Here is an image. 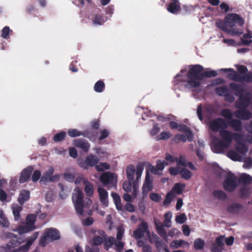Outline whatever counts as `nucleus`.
Segmentation results:
<instances>
[{
	"instance_id": "obj_1",
	"label": "nucleus",
	"mask_w": 252,
	"mask_h": 252,
	"mask_svg": "<svg viewBox=\"0 0 252 252\" xmlns=\"http://www.w3.org/2000/svg\"><path fill=\"white\" fill-rule=\"evenodd\" d=\"M204 67L200 64L191 65L187 73V76H182L185 70H181L176 76L175 79L179 82H186L185 86L187 88L191 89L199 87L203 80L202 72Z\"/></svg>"
},
{
	"instance_id": "obj_2",
	"label": "nucleus",
	"mask_w": 252,
	"mask_h": 252,
	"mask_svg": "<svg viewBox=\"0 0 252 252\" xmlns=\"http://www.w3.org/2000/svg\"><path fill=\"white\" fill-rule=\"evenodd\" d=\"M248 104L242 100L236 101L235 107L238 109L233 112L235 117L242 120H249L252 118V113L247 109Z\"/></svg>"
},
{
	"instance_id": "obj_3",
	"label": "nucleus",
	"mask_w": 252,
	"mask_h": 252,
	"mask_svg": "<svg viewBox=\"0 0 252 252\" xmlns=\"http://www.w3.org/2000/svg\"><path fill=\"white\" fill-rule=\"evenodd\" d=\"M60 238L59 231L56 228H50L45 230L44 235L39 240V245L42 247H45L47 244V240L53 241L59 240Z\"/></svg>"
},
{
	"instance_id": "obj_4",
	"label": "nucleus",
	"mask_w": 252,
	"mask_h": 252,
	"mask_svg": "<svg viewBox=\"0 0 252 252\" xmlns=\"http://www.w3.org/2000/svg\"><path fill=\"white\" fill-rule=\"evenodd\" d=\"M237 179L234 174L228 172L223 183V189L227 192L233 191L238 186Z\"/></svg>"
},
{
	"instance_id": "obj_5",
	"label": "nucleus",
	"mask_w": 252,
	"mask_h": 252,
	"mask_svg": "<svg viewBox=\"0 0 252 252\" xmlns=\"http://www.w3.org/2000/svg\"><path fill=\"white\" fill-rule=\"evenodd\" d=\"M227 26L232 28L237 25L241 27L244 24V19L236 13H230L225 18Z\"/></svg>"
},
{
	"instance_id": "obj_6",
	"label": "nucleus",
	"mask_w": 252,
	"mask_h": 252,
	"mask_svg": "<svg viewBox=\"0 0 252 252\" xmlns=\"http://www.w3.org/2000/svg\"><path fill=\"white\" fill-rule=\"evenodd\" d=\"M100 181L103 186L109 185L111 187L114 186L117 182V177L113 173L109 171L105 172L101 174L100 177Z\"/></svg>"
},
{
	"instance_id": "obj_7",
	"label": "nucleus",
	"mask_w": 252,
	"mask_h": 252,
	"mask_svg": "<svg viewBox=\"0 0 252 252\" xmlns=\"http://www.w3.org/2000/svg\"><path fill=\"white\" fill-rule=\"evenodd\" d=\"M230 89L235 92V94L239 96L240 100H242L248 104L250 98L247 95H243L242 93L245 92L244 88L243 86L235 83H230L229 84Z\"/></svg>"
},
{
	"instance_id": "obj_8",
	"label": "nucleus",
	"mask_w": 252,
	"mask_h": 252,
	"mask_svg": "<svg viewBox=\"0 0 252 252\" xmlns=\"http://www.w3.org/2000/svg\"><path fill=\"white\" fill-rule=\"evenodd\" d=\"M227 127L225 120L221 118H216L209 123V127L213 132H218Z\"/></svg>"
},
{
	"instance_id": "obj_9",
	"label": "nucleus",
	"mask_w": 252,
	"mask_h": 252,
	"mask_svg": "<svg viewBox=\"0 0 252 252\" xmlns=\"http://www.w3.org/2000/svg\"><path fill=\"white\" fill-rule=\"evenodd\" d=\"M229 147L227 143L218 137H214L212 138V150L215 153H221Z\"/></svg>"
},
{
	"instance_id": "obj_10",
	"label": "nucleus",
	"mask_w": 252,
	"mask_h": 252,
	"mask_svg": "<svg viewBox=\"0 0 252 252\" xmlns=\"http://www.w3.org/2000/svg\"><path fill=\"white\" fill-rule=\"evenodd\" d=\"M235 67L240 74L242 76V82L252 83V71H248V68L244 65H235Z\"/></svg>"
},
{
	"instance_id": "obj_11",
	"label": "nucleus",
	"mask_w": 252,
	"mask_h": 252,
	"mask_svg": "<svg viewBox=\"0 0 252 252\" xmlns=\"http://www.w3.org/2000/svg\"><path fill=\"white\" fill-rule=\"evenodd\" d=\"M216 26L222 31L232 35L239 36L243 33V32L241 30L234 28H232L231 30L228 29L227 28L228 26L225 20L224 22L222 20H218L216 23Z\"/></svg>"
},
{
	"instance_id": "obj_12",
	"label": "nucleus",
	"mask_w": 252,
	"mask_h": 252,
	"mask_svg": "<svg viewBox=\"0 0 252 252\" xmlns=\"http://www.w3.org/2000/svg\"><path fill=\"white\" fill-rule=\"evenodd\" d=\"M146 233L149 234L148 226L145 221H142L139 224L138 227L133 231V236L136 239H139L143 237Z\"/></svg>"
},
{
	"instance_id": "obj_13",
	"label": "nucleus",
	"mask_w": 252,
	"mask_h": 252,
	"mask_svg": "<svg viewBox=\"0 0 252 252\" xmlns=\"http://www.w3.org/2000/svg\"><path fill=\"white\" fill-rule=\"evenodd\" d=\"M6 237L11 239L4 248L6 251L18 246L21 243V239L18 238L17 236L13 233H7L6 235Z\"/></svg>"
},
{
	"instance_id": "obj_14",
	"label": "nucleus",
	"mask_w": 252,
	"mask_h": 252,
	"mask_svg": "<svg viewBox=\"0 0 252 252\" xmlns=\"http://www.w3.org/2000/svg\"><path fill=\"white\" fill-rule=\"evenodd\" d=\"M67 133L71 137H75L82 135L89 138L90 140L94 139L95 137L91 132L87 131L81 132L76 129H70L68 130Z\"/></svg>"
},
{
	"instance_id": "obj_15",
	"label": "nucleus",
	"mask_w": 252,
	"mask_h": 252,
	"mask_svg": "<svg viewBox=\"0 0 252 252\" xmlns=\"http://www.w3.org/2000/svg\"><path fill=\"white\" fill-rule=\"evenodd\" d=\"M33 170V168L32 166H29L24 169L20 174L19 183L23 184L27 182L30 179Z\"/></svg>"
},
{
	"instance_id": "obj_16",
	"label": "nucleus",
	"mask_w": 252,
	"mask_h": 252,
	"mask_svg": "<svg viewBox=\"0 0 252 252\" xmlns=\"http://www.w3.org/2000/svg\"><path fill=\"white\" fill-rule=\"evenodd\" d=\"M155 225L158 234L164 240L167 239V232L163 226L169 227L170 225L167 224H162L158 220H154Z\"/></svg>"
},
{
	"instance_id": "obj_17",
	"label": "nucleus",
	"mask_w": 252,
	"mask_h": 252,
	"mask_svg": "<svg viewBox=\"0 0 252 252\" xmlns=\"http://www.w3.org/2000/svg\"><path fill=\"white\" fill-rule=\"evenodd\" d=\"M73 144L76 147L80 148L84 152H87L90 147L89 143L84 139H75L73 141Z\"/></svg>"
},
{
	"instance_id": "obj_18",
	"label": "nucleus",
	"mask_w": 252,
	"mask_h": 252,
	"mask_svg": "<svg viewBox=\"0 0 252 252\" xmlns=\"http://www.w3.org/2000/svg\"><path fill=\"white\" fill-rule=\"evenodd\" d=\"M220 70L225 72H230L227 76L228 78L234 81L242 82V76L240 75L233 68H222Z\"/></svg>"
},
{
	"instance_id": "obj_19",
	"label": "nucleus",
	"mask_w": 252,
	"mask_h": 252,
	"mask_svg": "<svg viewBox=\"0 0 252 252\" xmlns=\"http://www.w3.org/2000/svg\"><path fill=\"white\" fill-rule=\"evenodd\" d=\"M99 200L101 203L105 207L108 206V193L103 188L98 187L97 189Z\"/></svg>"
},
{
	"instance_id": "obj_20",
	"label": "nucleus",
	"mask_w": 252,
	"mask_h": 252,
	"mask_svg": "<svg viewBox=\"0 0 252 252\" xmlns=\"http://www.w3.org/2000/svg\"><path fill=\"white\" fill-rule=\"evenodd\" d=\"M153 189V180L150 176L149 171H147L146 172L145 181L143 185V191L144 193H148L151 191Z\"/></svg>"
},
{
	"instance_id": "obj_21",
	"label": "nucleus",
	"mask_w": 252,
	"mask_h": 252,
	"mask_svg": "<svg viewBox=\"0 0 252 252\" xmlns=\"http://www.w3.org/2000/svg\"><path fill=\"white\" fill-rule=\"evenodd\" d=\"M219 133L220 136L223 139V141L230 146L233 140V133L228 130L224 129L220 130Z\"/></svg>"
},
{
	"instance_id": "obj_22",
	"label": "nucleus",
	"mask_w": 252,
	"mask_h": 252,
	"mask_svg": "<svg viewBox=\"0 0 252 252\" xmlns=\"http://www.w3.org/2000/svg\"><path fill=\"white\" fill-rule=\"evenodd\" d=\"M241 119H232L228 121V125L236 131H240L242 129V123Z\"/></svg>"
},
{
	"instance_id": "obj_23",
	"label": "nucleus",
	"mask_w": 252,
	"mask_h": 252,
	"mask_svg": "<svg viewBox=\"0 0 252 252\" xmlns=\"http://www.w3.org/2000/svg\"><path fill=\"white\" fill-rule=\"evenodd\" d=\"M36 220V216L34 214L27 215L26 219V224L30 228V230H33L35 229L34 223Z\"/></svg>"
},
{
	"instance_id": "obj_24",
	"label": "nucleus",
	"mask_w": 252,
	"mask_h": 252,
	"mask_svg": "<svg viewBox=\"0 0 252 252\" xmlns=\"http://www.w3.org/2000/svg\"><path fill=\"white\" fill-rule=\"evenodd\" d=\"M243 209V206L242 204L236 203H233L227 206L226 211L228 213L236 214L239 213L240 210Z\"/></svg>"
},
{
	"instance_id": "obj_25",
	"label": "nucleus",
	"mask_w": 252,
	"mask_h": 252,
	"mask_svg": "<svg viewBox=\"0 0 252 252\" xmlns=\"http://www.w3.org/2000/svg\"><path fill=\"white\" fill-rule=\"evenodd\" d=\"M132 185L133 186V192H136L137 188L136 181L129 180L125 181L123 185V189L126 192H129L131 191Z\"/></svg>"
},
{
	"instance_id": "obj_26",
	"label": "nucleus",
	"mask_w": 252,
	"mask_h": 252,
	"mask_svg": "<svg viewBox=\"0 0 252 252\" xmlns=\"http://www.w3.org/2000/svg\"><path fill=\"white\" fill-rule=\"evenodd\" d=\"M30 192L27 190H22L18 198V201L21 205H23L30 198Z\"/></svg>"
},
{
	"instance_id": "obj_27",
	"label": "nucleus",
	"mask_w": 252,
	"mask_h": 252,
	"mask_svg": "<svg viewBox=\"0 0 252 252\" xmlns=\"http://www.w3.org/2000/svg\"><path fill=\"white\" fill-rule=\"evenodd\" d=\"M54 172V169L52 167H50L49 169L44 173L43 176L40 178V182L45 183L49 182L51 176Z\"/></svg>"
},
{
	"instance_id": "obj_28",
	"label": "nucleus",
	"mask_w": 252,
	"mask_h": 252,
	"mask_svg": "<svg viewBox=\"0 0 252 252\" xmlns=\"http://www.w3.org/2000/svg\"><path fill=\"white\" fill-rule=\"evenodd\" d=\"M98 161V158L95 156L90 155L86 158L85 162L87 165L93 167L95 166Z\"/></svg>"
},
{
	"instance_id": "obj_29",
	"label": "nucleus",
	"mask_w": 252,
	"mask_h": 252,
	"mask_svg": "<svg viewBox=\"0 0 252 252\" xmlns=\"http://www.w3.org/2000/svg\"><path fill=\"white\" fill-rule=\"evenodd\" d=\"M238 181L242 185H248L252 182V178L249 174L244 173L239 178Z\"/></svg>"
},
{
	"instance_id": "obj_30",
	"label": "nucleus",
	"mask_w": 252,
	"mask_h": 252,
	"mask_svg": "<svg viewBox=\"0 0 252 252\" xmlns=\"http://www.w3.org/2000/svg\"><path fill=\"white\" fill-rule=\"evenodd\" d=\"M135 172V168L133 165L130 164L127 167L126 169V174L128 180L135 181L134 180Z\"/></svg>"
},
{
	"instance_id": "obj_31",
	"label": "nucleus",
	"mask_w": 252,
	"mask_h": 252,
	"mask_svg": "<svg viewBox=\"0 0 252 252\" xmlns=\"http://www.w3.org/2000/svg\"><path fill=\"white\" fill-rule=\"evenodd\" d=\"M111 196L115 204L116 208L119 211L122 210V205L121 203V200L119 195L115 192H112Z\"/></svg>"
},
{
	"instance_id": "obj_32",
	"label": "nucleus",
	"mask_w": 252,
	"mask_h": 252,
	"mask_svg": "<svg viewBox=\"0 0 252 252\" xmlns=\"http://www.w3.org/2000/svg\"><path fill=\"white\" fill-rule=\"evenodd\" d=\"M243 38L241 39L242 45L245 46H249L252 42L251 38L252 37V33L249 32L248 33H244L243 35Z\"/></svg>"
},
{
	"instance_id": "obj_33",
	"label": "nucleus",
	"mask_w": 252,
	"mask_h": 252,
	"mask_svg": "<svg viewBox=\"0 0 252 252\" xmlns=\"http://www.w3.org/2000/svg\"><path fill=\"white\" fill-rule=\"evenodd\" d=\"M12 209L15 220L18 221L21 218L20 213L22 210V207L16 204L13 206Z\"/></svg>"
},
{
	"instance_id": "obj_34",
	"label": "nucleus",
	"mask_w": 252,
	"mask_h": 252,
	"mask_svg": "<svg viewBox=\"0 0 252 252\" xmlns=\"http://www.w3.org/2000/svg\"><path fill=\"white\" fill-rule=\"evenodd\" d=\"M186 187L185 184L178 183L175 184L172 189V192L176 194H180Z\"/></svg>"
},
{
	"instance_id": "obj_35",
	"label": "nucleus",
	"mask_w": 252,
	"mask_h": 252,
	"mask_svg": "<svg viewBox=\"0 0 252 252\" xmlns=\"http://www.w3.org/2000/svg\"><path fill=\"white\" fill-rule=\"evenodd\" d=\"M84 191L87 196L92 197L94 193V188L93 185L89 182H86Z\"/></svg>"
},
{
	"instance_id": "obj_36",
	"label": "nucleus",
	"mask_w": 252,
	"mask_h": 252,
	"mask_svg": "<svg viewBox=\"0 0 252 252\" xmlns=\"http://www.w3.org/2000/svg\"><path fill=\"white\" fill-rule=\"evenodd\" d=\"M212 195L218 199L223 200L227 198V194L221 190H215L213 191Z\"/></svg>"
},
{
	"instance_id": "obj_37",
	"label": "nucleus",
	"mask_w": 252,
	"mask_h": 252,
	"mask_svg": "<svg viewBox=\"0 0 252 252\" xmlns=\"http://www.w3.org/2000/svg\"><path fill=\"white\" fill-rule=\"evenodd\" d=\"M183 245L189 247V244L188 242L183 240H174L171 244V246L174 248H178L182 247Z\"/></svg>"
},
{
	"instance_id": "obj_38",
	"label": "nucleus",
	"mask_w": 252,
	"mask_h": 252,
	"mask_svg": "<svg viewBox=\"0 0 252 252\" xmlns=\"http://www.w3.org/2000/svg\"><path fill=\"white\" fill-rule=\"evenodd\" d=\"M181 177L186 180H188L192 176V173L186 167L181 168Z\"/></svg>"
},
{
	"instance_id": "obj_39",
	"label": "nucleus",
	"mask_w": 252,
	"mask_h": 252,
	"mask_svg": "<svg viewBox=\"0 0 252 252\" xmlns=\"http://www.w3.org/2000/svg\"><path fill=\"white\" fill-rule=\"evenodd\" d=\"M220 115L224 118L230 121L232 119L233 116H234L233 113L229 109H223L220 110Z\"/></svg>"
},
{
	"instance_id": "obj_40",
	"label": "nucleus",
	"mask_w": 252,
	"mask_h": 252,
	"mask_svg": "<svg viewBox=\"0 0 252 252\" xmlns=\"http://www.w3.org/2000/svg\"><path fill=\"white\" fill-rule=\"evenodd\" d=\"M105 83L102 80L97 81L94 85V90L97 93H101L105 89Z\"/></svg>"
},
{
	"instance_id": "obj_41",
	"label": "nucleus",
	"mask_w": 252,
	"mask_h": 252,
	"mask_svg": "<svg viewBox=\"0 0 252 252\" xmlns=\"http://www.w3.org/2000/svg\"><path fill=\"white\" fill-rule=\"evenodd\" d=\"M0 224L3 227L9 226V221L1 209H0Z\"/></svg>"
},
{
	"instance_id": "obj_42",
	"label": "nucleus",
	"mask_w": 252,
	"mask_h": 252,
	"mask_svg": "<svg viewBox=\"0 0 252 252\" xmlns=\"http://www.w3.org/2000/svg\"><path fill=\"white\" fill-rule=\"evenodd\" d=\"M193 246L196 250H202L205 246L204 241L201 238H197L194 240Z\"/></svg>"
},
{
	"instance_id": "obj_43",
	"label": "nucleus",
	"mask_w": 252,
	"mask_h": 252,
	"mask_svg": "<svg viewBox=\"0 0 252 252\" xmlns=\"http://www.w3.org/2000/svg\"><path fill=\"white\" fill-rule=\"evenodd\" d=\"M115 242V240L113 237L110 236L108 238V239L105 238L104 242V249L108 251L109 249L112 247L113 244H114Z\"/></svg>"
},
{
	"instance_id": "obj_44",
	"label": "nucleus",
	"mask_w": 252,
	"mask_h": 252,
	"mask_svg": "<svg viewBox=\"0 0 252 252\" xmlns=\"http://www.w3.org/2000/svg\"><path fill=\"white\" fill-rule=\"evenodd\" d=\"M215 92L219 96H224L228 92V89L226 86L219 87L215 88Z\"/></svg>"
},
{
	"instance_id": "obj_45",
	"label": "nucleus",
	"mask_w": 252,
	"mask_h": 252,
	"mask_svg": "<svg viewBox=\"0 0 252 252\" xmlns=\"http://www.w3.org/2000/svg\"><path fill=\"white\" fill-rule=\"evenodd\" d=\"M144 165L142 163H139L136 166L135 172L136 174V181H138L140 178L144 169Z\"/></svg>"
},
{
	"instance_id": "obj_46",
	"label": "nucleus",
	"mask_w": 252,
	"mask_h": 252,
	"mask_svg": "<svg viewBox=\"0 0 252 252\" xmlns=\"http://www.w3.org/2000/svg\"><path fill=\"white\" fill-rule=\"evenodd\" d=\"M84 194L81 190H78L75 195L72 196L73 202L83 203Z\"/></svg>"
},
{
	"instance_id": "obj_47",
	"label": "nucleus",
	"mask_w": 252,
	"mask_h": 252,
	"mask_svg": "<svg viewBox=\"0 0 252 252\" xmlns=\"http://www.w3.org/2000/svg\"><path fill=\"white\" fill-rule=\"evenodd\" d=\"M66 133L65 131H62L56 134L53 138V140L55 142H59L63 141L65 138Z\"/></svg>"
},
{
	"instance_id": "obj_48",
	"label": "nucleus",
	"mask_w": 252,
	"mask_h": 252,
	"mask_svg": "<svg viewBox=\"0 0 252 252\" xmlns=\"http://www.w3.org/2000/svg\"><path fill=\"white\" fill-rule=\"evenodd\" d=\"M227 156L234 161L238 160L240 158L239 154L234 150H230L227 153Z\"/></svg>"
},
{
	"instance_id": "obj_49",
	"label": "nucleus",
	"mask_w": 252,
	"mask_h": 252,
	"mask_svg": "<svg viewBox=\"0 0 252 252\" xmlns=\"http://www.w3.org/2000/svg\"><path fill=\"white\" fill-rule=\"evenodd\" d=\"M175 161L178 166L181 165L184 167H187L186 159L183 156H180L179 158H175Z\"/></svg>"
},
{
	"instance_id": "obj_50",
	"label": "nucleus",
	"mask_w": 252,
	"mask_h": 252,
	"mask_svg": "<svg viewBox=\"0 0 252 252\" xmlns=\"http://www.w3.org/2000/svg\"><path fill=\"white\" fill-rule=\"evenodd\" d=\"M93 22L94 25H101L104 23L105 21L102 16L99 14H96L94 17Z\"/></svg>"
},
{
	"instance_id": "obj_51",
	"label": "nucleus",
	"mask_w": 252,
	"mask_h": 252,
	"mask_svg": "<svg viewBox=\"0 0 252 252\" xmlns=\"http://www.w3.org/2000/svg\"><path fill=\"white\" fill-rule=\"evenodd\" d=\"M95 168L97 171H103L106 169H109L110 165L106 162H100L99 164L96 165Z\"/></svg>"
},
{
	"instance_id": "obj_52",
	"label": "nucleus",
	"mask_w": 252,
	"mask_h": 252,
	"mask_svg": "<svg viewBox=\"0 0 252 252\" xmlns=\"http://www.w3.org/2000/svg\"><path fill=\"white\" fill-rule=\"evenodd\" d=\"M174 195L171 192H168L163 202V204L164 206H168L170 204L172 199H173Z\"/></svg>"
},
{
	"instance_id": "obj_53",
	"label": "nucleus",
	"mask_w": 252,
	"mask_h": 252,
	"mask_svg": "<svg viewBox=\"0 0 252 252\" xmlns=\"http://www.w3.org/2000/svg\"><path fill=\"white\" fill-rule=\"evenodd\" d=\"M76 213L80 215L83 213L84 204L83 203L74 202Z\"/></svg>"
},
{
	"instance_id": "obj_54",
	"label": "nucleus",
	"mask_w": 252,
	"mask_h": 252,
	"mask_svg": "<svg viewBox=\"0 0 252 252\" xmlns=\"http://www.w3.org/2000/svg\"><path fill=\"white\" fill-rule=\"evenodd\" d=\"M12 32V30H10L9 27L8 26L4 27L2 30V33L1 36L4 39H8L9 38V33Z\"/></svg>"
},
{
	"instance_id": "obj_55",
	"label": "nucleus",
	"mask_w": 252,
	"mask_h": 252,
	"mask_svg": "<svg viewBox=\"0 0 252 252\" xmlns=\"http://www.w3.org/2000/svg\"><path fill=\"white\" fill-rule=\"evenodd\" d=\"M203 79L204 78H211L216 77L217 73L215 70L205 71L202 72Z\"/></svg>"
},
{
	"instance_id": "obj_56",
	"label": "nucleus",
	"mask_w": 252,
	"mask_h": 252,
	"mask_svg": "<svg viewBox=\"0 0 252 252\" xmlns=\"http://www.w3.org/2000/svg\"><path fill=\"white\" fill-rule=\"evenodd\" d=\"M187 140L186 136L184 134H177L175 137L172 139L173 142H178L179 141H182L185 142Z\"/></svg>"
},
{
	"instance_id": "obj_57",
	"label": "nucleus",
	"mask_w": 252,
	"mask_h": 252,
	"mask_svg": "<svg viewBox=\"0 0 252 252\" xmlns=\"http://www.w3.org/2000/svg\"><path fill=\"white\" fill-rule=\"evenodd\" d=\"M239 193L241 197L245 198L250 195V191L249 188L244 187L240 189Z\"/></svg>"
},
{
	"instance_id": "obj_58",
	"label": "nucleus",
	"mask_w": 252,
	"mask_h": 252,
	"mask_svg": "<svg viewBox=\"0 0 252 252\" xmlns=\"http://www.w3.org/2000/svg\"><path fill=\"white\" fill-rule=\"evenodd\" d=\"M38 236V232H35L33 233L32 236L28 237L27 239L26 244L30 247L33 242L36 239Z\"/></svg>"
},
{
	"instance_id": "obj_59",
	"label": "nucleus",
	"mask_w": 252,
	"mask_h": 252,
	"mask_svg": "<svg viewBox=\"0 0 252 252\" xmlns=\"http://www.w3.org/2000/svg\"><path fill=\"white\" fill-rule=\"evenodd\" d=\"M41 177V172L39 170H35L32 175V180L33 182H36Z\"/></svg>"
},
{
	"instance_id": "obj_60",
	"label": "nucleus",
	"mask_w": 252,
	"mask_h": 252,
	"mask_svg": "<svg viewBox=\"0 0 252 252\" xmlns=\"http://www.w3.org/2000/svg\"><path fill=\"white\" fill-rule=\"evenodd\" d=\"M235 149L238 152L241 154H245L248 151L247 147L243 144H241L240 145L236 146Z\"/></svg>"
},
{
	"instance_id": "obj_61",
	"label": "nucleus",
	"mask_w": 252,
	"mask_h": 252,
	"mask_svg": "<svg viewBox=\"0 0 252 252\" xmlns=\"http://www.w3.org/2000/svg\"><path fill=\"white\" fill-rule=\"evenodd\" d=\"M187 217L185 214H182L179 216H177L175 218L176 221L180 224L185 223Z\"/></svg>"
},
{
	"instance_id": "obj_62",
	"label": "nucleus",
	"mask_w": 252,
	"mask_h": 252,
	"mask_svg": "<svg viewBox=\"0 0 252 252\" xmlns=\"http://www.w3.org/2000/svg\"><path fill=\"white\" fill-rule=\"evenodd\" d=\"M171 136V134L169 132L163 131L158 136V140H166L169 139Z\"/></svg>"
},
{
	"instance_id": "obj_63",
	"label": "nucleus",
	"mask_w": 252,
	"mask_h": 252,
	"mask_svg": "<svg viewBox=\"0 0 252 252\" xmlns=\"http://www.w3.org/2000/svg\"><path fill=\"white\" fill-rule=\"evenodd\" d=\"M150 199L156 202H158L160 201L161 197L157 193L152 192L150 194Z\"/></svg>"
},
{
	"instance_id": "obj_64",
	"label": "nucleus",
	"mask_w": 252,
	"mask_h": 252,
	"mask_svg": "<svg viewBox=\"0 0 252 252\" xmlns=\"http://www.w3.org/2000/svg\"><path fill=\"white\" fill-rule=\"evenodd\" d=\"M109 135V132L108 130L104 129L100 130V136L98 140L101 141L106 138Z\"/></svg>"
}]
</instances>
